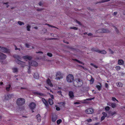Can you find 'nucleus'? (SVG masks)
Segmentation results:
<instances>
[{
	"instance_id": "1",
	"label": "nucleus",
	"mask_w": 125,
	"mask_h": 125,
	"mask_svg": "<svg viewBox=\"0 0 125 125\" xmlns=\"http://www.w3.org/2000/svg\"><path fill=\"white\" fill-rule=\"evenodd\" d=\"M15 58L17 59L16 60V62L19 64L21 65V66L22 67H24L25 66V62L21 61L18 59H20V57L18 55H15L14 56Z\"/></svg>"
},
{
	"instance_id": "2",
	"label": "nucleus",
	"mask_w": 125,
	"mask_h": 125,
	"mask_svg": "<svg viewBox=\"0 0 125 125\" xmlns=\"http://www.w3.org/2000/svg\"><path fill=\"white\" fill-rule=\"evenodd\" d=\"M25 103V99L22 98H20L17 100V104L18 105H21L24 104Z\"/></svg>"
},
{
	"instance_id": "3",
	"label": "nucleus",
	"mask_w": 125,
	"mask_h": 125,
	"mask_svg": "<svg viewBox=\"0 0 125 125\" xmlns=\"http://www.w3.org/2000/svg\"><path fill=\"white\" fill-rule=\"evenodd\" d=\"M63 74L60 72H58L56 73L55 79L57 80H60L63 78Z\"/></svg>"
},
{
	"instance_id": "4",
	"label": "nucleus",
	"mask_w": 125,
	"mask_h": 125,
	"mask_svg": "<svg viewBox=\"0 0 125 125\" xmlns=\"http://www.w3.org/2000/svg\"><path fill=\"white\" fill-rule=\"evenodd\" d=\"M74 77L73 75L70 74L68 75L66 78L67 81L69 83L72 82L73 81Z\"/></svg>"
},
{
	"instance_id": "5",
	"label": "nucleus",
	"mask_w": 125,
	"mask_h": 125,
	"mask_svg": "<svg viewBox=\"0 0 125 125\" xmlns=\"http://www.w3.org/2000/svg\"><path fill=\"white\" fill-rule=\"evenodd\" d=\"M29 66L31 65L35 66H37L38 65V63L34 61H30L29 62Z\"/></svg>"
},
{
	"instance_id": "6",
	"label": "nucleus",
	"mask_w": 125,
	"mask_h": 125,
	"mask_svg": "<svg viewBox=\"0 0 125 125\" xmlns=\"http://www.w3.org/2000/svg\"><path fill=\"white\" fill-rule=\"evenodd\" d=\"M0 51L8 53L10 52L9 50L4 47H0Z\"/></svg>"
},
{
	"instance_id": "7",
	"label": "nucleus",
	"mask_w": 125,
	"mask_h": 125,
	"mask_svg": "<svg viewBox=\"0 0 125 125\" xmlns=\"http://www.w3.org/2000/svg\"><path fill=\"white\" fill-rule=\"evenodd\" d=\"M108 32V31L104 29H101L97 30L96 31V33H105L107 32Z\"/></svg>"
},
{
	"instance_id": "8",
	"label": "nucleus",
	"mask_w": 125,
	"mask_h": 125,
	"mask_svg": "<svg viewBox=\"0 0 125 125\" xmlns=\"http://www.w3.org/2000/svg\"><path fill=\"white\" fill-rule=\"evenodd\" d=\"M32 58L31 56L28 55H26L23 57V58L26 61L29 60L30 61Z\"/></svg>"
},
{
	"instance_id": "9",
	"label": "nucleus",
	"mask_w": 125,
	"mask_h": 125,
	"mask_svg": "<svg viewBox=\"0 0 125 125\" xmlns=\"http://www.w3.org/2000/svg\"><path fill=\"white\" fill-rule=\"evenodd\" d=\"M94 51L98 52L103 54H105L106 53V52L104 50L100 51L99 50L95 49L94 50Z\"/></svg>"
},
{
	"instance_id": "10",
	"label": "nucleus",
	"mask_w": 125,
	"mask_h": 125,
	"mask_svg": "<svg viewBox=\"0 0 125 125\" xmlns=\"http://www.w3.org/2000/svg\"><path fill=\"white\" fill-rule=\"evenodd\" d=\"M35 103H31L29 105L30 108L31 110L34 109L35 108Z\"/></svg>"
},
{
	"instance_id": "11",
	"label": "nucleus",
	"mask_w": 125,
	"mask_h": 125,
	"mask_svg": "<svg viewBox=\"0 0 125 125\" xmlns=\"http://www.w3.org/2000/svg\"><path fill=\"white\" fill-rule=\"evenodd\" d=\"M107 105L111 106L113 108H114L116 106V104L114 103H109L107 104Z\"/></svg>"
},
{
	"instance_id": "12",
	"label": "nucleus",
	"mask_w": 125,
	"mask_h": 125,
	"mask_svg": "<svg viewBox=\"0 0 125 125\" xmlns=\"http://www.w3.org/2000/svg\"><path fill=\"white\" fill-rule=\"evenodd\" d=\"M6 58V56L2 53L0 52V61L1 59H5Z\"/></svg>"
},
{
	"instance_id": "13",
	"label": "nucleus",
	"mask_w": 125,
	"mask_h": 125,
	"mask_svg": "<svg viewBox=\"0 0 125 125\" xmlns=\"http://www.w3.org/2000/svg\"><path fill=\"white\" fill-rule=\"evenodd\" d=\"M76 81L77 82L78 84V86H80V85H82L83 84V82L82 80L80 79H78L76 80Z\"/></svg>"
},
{
	"instance_id": "14",
	"label": "nucleus",
	"mask_w": 125,
	"mask_h": 125,
	"mask_svg": "<svg viewBox=\"0 0 125 125\" xmlns=\"http://www.w3.org/2000/svg\"><path fill=\"white\" fill-rule=\"evenodd\" d=\"M85 112L88 114H91L93 112V110L92 109H86Z\"/></svg>"
},
{
	"instance_id": "15",
	"label": "nucleus",
	"mask_w": 125,
	"mask_h": 125,
	"mask_svg": "<svg viewBox=\"0 0 125 125\" xmlns=\"http://www.w3.org/2000/svg\"><path fill=\"white\" fill-rule=\"evenodd\" d=\"M46 83L50 86L51 87L53 86V85L52 83L50 80L48 79L46 81Z\"/></svg>"
},
{
	"instance_id": "16",
	"label": "nucleus",
	"mask_w": 125,
	"mask_h": 125,
	"mask_svg": "<svg viewBox=\"0 0 125 125\" xmlns=\"http://www.w3.org/2000/svg\"><path fill=\"white\" fill-rule=\"evenodd\" d=\"M69 95L70 97L72 99H73L74 98V95L73 93V92L72 91H70L69 93Z\"/></svg>"
},
{
	"instance_id": "17",
	"label": "nucleus",
	"mask_w": 125,
	"mask_h": 125,
	"mask_svg": "<svg viewBox=\"0 0 125 125\" xmlns=\"http://www.w3.org/2000/svg\"><path fill=\"white\" fill-rule=\"evenodd\" d=\"M36 118L38 122H40L41 121V117L39 114H38L36 115Z\"/></svg>"
},
{
	"instance_id": "18",
	"label": "nucleus",
	"mask_w": 125,
	"mask_h": 125,
	"mask_svg": "<svg viewBox=\"0 0 125 125\" xmlns=\"http://www.w3.org/2000/svg\"><path fill=\"white\" fill-rule=\"evenodd\" d=\"M11 87V85L10 84L7 85L6 86V89L7 91H9Z\"/></svg>"
},
{
	"instance_id": "19",
	"label": "nucleus",
	"mask_w": 125,
	"mask_h": 125,
	"mask_svg": "<svg viewBox=\"0 0 125 125\" xmlns=\"http://www.w3.org/2000/svg\"><path fill=\"white\" fill-rule=\"evenodd\" d=\"M57 119V116L56 115H54L53 116L52 118V121L53 122H55L56 121Z\"/></svg>"
},
{
	"instance_id": "20",
	"label": "nucleus",
	"mask_w": 125,
	"mask_h": 125,
	"mask_svg": "<svg viewBox=\"0 0 125 125\" xmlns=\"http://www.w3.org/2000/svg\"><path fill=\"white\" fill-rule=\"evenodd\" d=\"M42 101L43 102L44 104H45V105L47 106L48 105V103L47 101L44 98H42Z\"/></svg>"
},
{
	"instance_id": "21",
	"label": "nucleus",
	"mask_w": 125,
	"mask_h": 125,
	"mask_svg": "<svg viewBox=\"0 0 125 125\" xmlns=\"http://www.w3.org/2000/svg\"><path fill=\"white\" fill-rule=\"evenodd\" d=\"M99 85H97L96 86V87L99 91H100L101 90V84L100 83H99Z\"/></svg>"
},
{
	"instance_id": "22",
	"label": "nucleus",
	"mask_w": 125,
	"mask_h": 125,
	"mask_svg": "<svg viewBox=\"0 0 125 125\" xmlns=\"http://www.w3.org/2000/svg\"><path fill=\"white\" fill-rule=\"evenodd\" d=\"M118 63L119 65H122L124 64V62L122 60H119L118 61Z\"/></svg>"
},
{
	"instance_id": "23",
	"label": "nucleus",
	"mask_w": 125,
	"mask_h": 125,
	"mask_svg": "<svg viewBox=\"0 0 125 125\" xmlns=\"http://www.w3.org/2000/svg\"><path fill=\"white\" fill-rule=\"evenodd\" d=\"M13 72V73H17L18 72V69L17 68H12Z\"/></svg>"
},
{
	"instance_id": "24",
	"label": "nucleus",
	"mask_w": 125,
	"mask_h": 125,
	"mask_svg": "<svg viewBox=\"0 0 125 125\" xmlns=\"http://www.w3.org/2000/svg\"><path fill=\"white\" fill-rule=\"evenodd\" d=\"M116 84L118 87H122L123 86V84L121 82H118L116 83Z\"/></svg>"
},
{
	"instance_id": "25",
	"label": "nucleus",
	"mask_w": 125,
	"mask_h": 125,
	"mask_svg": "<svg viewBox=\"0 0 125 125\" xmlns=\"http://www.w3.org/2000/svg\"><path fill=\"white\" fill-rule=\"evenodd\" d=\"M12 96H13V95L11 94L8 95H7V96L6 97V99L7 100H8L10 98L12 97Z\"/></svg>"
},
{
	"instance_id": "26",
	"label": "nucleus",
	"mask_w": 125,
	"mask_h": 125,
	"mask_svg": "<svg viewBox=\"0 0 125 125\" xmlns=\"http://www.w3.org/2000/svg\"><path fill=\"white\" fill-rule=\"evenodd\" d=\"M35 79H37L39 78V76L37 73H35L33 75Z\"/></svg>"
},
{
	"instance_id": "27",
	"label": "nucleus",
	"mask_w": 125,
	"mask_h": 125,
	"mask_svg": "<svg viewBox=\"0 0 125 125\" xmlns=\"http://www.w3.org/2000/svg\"><path fill=\"white\" fill-rule=\"evenodd\" d=\"M49 102L50 104L52 105L53 104V100L51 99H49Z\"/></svg>"
},
{
	"instance_id": "28",
	"label": "nucleus",
	"mask_w": 125,
	"mask_h": 125,
	"mask_svg": "<svg viewBox=\"0 0 125 125\" xmlns=\"http://www.w3.org/2000/svg\"><path fill=\"white\" fill-rule=\"evenodd\" d=\"M35 94L38 95H39L40 96H43L44 95L42 93L38 92H35Z\"/></svg>"
},
{
	"instance_id": "29",
	"label": "nucleus",
	"mask_w": 125,
	"mask_h": 125,
	"mask_svg": "<svg viewBox=\"0 0 125 125\" xmlns=\"http://www.w3.org/2000/svg\"><path fill=\"white\" fill-rule=\"evenodd\" d=\"M59 105L61 106H64L65 105V103L64 102H61L59 103Z\"/></svg>"
},
{
	"instance_id": "30",
	"label": "nucleus",
	"mask_w": 125,
	"mask_h": 125,
	"mask_svg": "<svg viewBox=\"0 0 125 125\" xmlns=\"http://www.w3.org/2000/svg\"><path fill=\"white\" fill-rule=\"evenodd\" d=\"M62 122V120L61 119H59L57 121V123L58 124H60Z\"/></svg>"
},
{
	"instance_id": "31",
	"label": "nucleus",
	"mask_w": 125,
	"mask_h": 125,
	"mask_svg": "<svg viewBox=\"0 0 125 125\" xmlns=\"http://www.w3.org/2000/svg\"><path fill=\"white\" fill-rule=\"evenodd\" d=\"M115 68L118 71L120 69L121 67L119 66H117L115 67Z\"/></svg>"
},
{
	"instance_id": "32",
	"label": "nucleus",
	"mask_w": 125,
	"mask_h": 125,
	"mask_svg": "<svg viewBox=\"0 0 125 125\" xmlns=\"http://www.w3.org/2000/svg\"><path fill=\"white\" fill-rule=\"evenodd\" d=\"M18 24L20 25H24V23L21 21H18Z\"/></svg>"
},
{
	"instance_id": "33",
	"label": "nucleus",
	"mask_w": 125,
	"mask_h": 125,
	"mask_svg": "<svg viewBox=\"0 0 125 125\" xmlns=\"http://www.w3.org/2000/svg\"><path fill=\"white\" fill-rule=\"evenodd\" d=\"M94 79L92 78L91 79L90 81V83L91 84H92L94 82Z\"/></svg>"
},
{
	"instance_id": "34",
	"label": "nucleus",
	"mask_w": 125,
	"mask_h": 125,
	"mask_svg": "<svg viewBox=\"0 0 125 125\" xmlns=\"http://www.w3.org/2000/svg\"><path fill=\"white\" fill-rule=\"evenodd\" d=\"M30 26L29 25H28L27 26V30L28 31H30Z\"/></svg>"
},
{
	"instance_id": "35",
	"label": "nucleus",
	"mask_w": 125,
	"mask_h": 125,
	"mask_svg": "<svg viewBox=\"0 0 125 125\" xmlns=\"http://www.w3.org/2000/svg\"><path fill=\"white\" fill-rule=\"evenodd\" d=\"M57 93L59 95L62 96L61 91L60 90L57 92Z\"/></svg>"
},
{
	"instance_id": "36",
	"label": "nucleus",
	"mask_w": 125,
	"mask_h": 125,
	"mask_svg": "<svg viewBox=\"0 0 125 125\" xmlns=\"http://www.w3.org/2000/svg\"><path fill=\"white\" fill-rule=\"evenodd\" d=\"M102 114L103 115V116H104L105 117H106L107 116V114L105 112H103L102 113Z\"/></svg>"
},
{
	"instance_id": "37",
	"label": "nucleus",
	"mask_w": 125,
	"mask_h": 125,
	"mask_svg": "<svg viewBox=\"0 0 125 125\" xmlns=\"http://www.w3.org/2000/svg\"><path fill=\"white\" fill-rule=\"evenodd\" d=\"M110 109V107L108 106H107L105 108V110L106 111H108Z\"/></svg>"
},
{
	"instance_id": "38",
	"label": "nucleus",
	"mask_w": 125,
	"mask_h": 125,
	"mask_svg": "<svg viewBox=\"0 0 125 125\" xmlns=\"http://www.w3.org/2000/svg\"><path fill=\"white\" fill-rule=\"evenodd\" d=\"M112 100L113 101H115V100L117 102L118 101L115 98L113 97L112 98Z\"/></svg>"
},
{
	"instance_id": "39",
	"label": "nucleus",
	"mask_w": 125,
	"mask_h": 125,
	"mask_svg": "<svg viewBox=\"0 0 125 125\" xmlns=\"http://www.w3.org/2000/svg\"><path fill=\"white\" fill-rule=\"evenodd\" d=\"M70 28L75 30H77L78 29L77 28L75 27H71Z\"/></svg>"
},
{
	"instance_id": "40",
	"label": "nucleus",
	"mask_w": 125,
	"mask_h": 125,
	"mask_svg": "<svg viewBox=\"0 0 125 125\" xmlns=\"http://www.w3.org/2000/svg\"><path fill=\"white\" fill-rule=\"evenodd\" d=\"M80 104V101L79 100H77V101L75 102L74 103V104Z\"/></svg>"
},
{
	"instance_id": "41",
	"label": "nucleus",
	"mask_w": 125,
	"mask_h": 125,
	"mask_svg": "<svg viewBox=\"0 0 125 125\" xmlns=\"http://www.w3.org/2000/svg\"><path fill=\"white\" fill-rule=\"evenodd\" d=\"M47 55L48 56L50 57H51L52 56V54L51 53H48L47 54Z\"/></svg>"
},
{
	"instance_id": "42",
	"label": "nucleus",
	"mask_w": 125,
	"mask_h": 125,
	"mask_svg": "<svg viewBox=\"0 0 125 125\" xmlns=\"http://www.w3.org/2000/svg\"><path fill=\"white\" fill-rule=\"evenodd\" d=\"M92 120L91 119H89L86 120L88 122H90L92 121Z\"/></svg>"
},
{
	"instance_id": "43",
	"label": "nucleus",
	"mask_w": 125,
	"mask_h": 125,
	"mask_svg": "<svg viewBox=\"0 0 125 125\" xmlns=\"http://www.w3.org/2000/svg\"><path fill=\"white\" fill-rule=\"evenodd\" d=\"M91 65L93 66L95 68H97V66L94 65L93 63H91Z\"/></svg>"
},
{
	"instance_id": "44",
	"label": "nucleus",
	"mask_w": 125,
	"mask_h": 125,
	"mask_svg": "<svg viewBox=\"0 0 125 125\" xmlns=\"http://www.w3.org/2000/svg\"><path fill=\"white\" fill-rule=\"evenodd\" d=\"M75 60L77 61V62H79V63H81L82 64H84L82 62H80L78 60H77L76 59H75Z\"/></svg>"
},
{
	"instance_id": "45",
	"label": "nucleus",
	"mask_w": 125,
	"mask_h": 125,
	"mask_svg": "<svg viewBox=\"0 0 125 125\" xmlns=\"http://www.w3.org/2000/svg\"><path fill=\"white\" fill-rule=\"evenodd\" d=\"M105 87L107 88H108V84L106 83H105Z\"/></svg>"
},
{
	"instance_id": "46",
	"label": "nucleus",
	"mask_w": 125,
	"mask_h": 125,
	"mask_svg": "<svg viewBox=\"0 0 125 125\" xmlns=\"http://www.w3.org/2000/svg\"><path fill=\"white\" fill-rule=\"evenodd\" d=\"M105 117H104V116H102V117L101 119V121H102L104 120V118Z\"/></svg>"
},
{
	"instance_id": "47",
	"label": "nucleus",
	"mask_w": 125,
	"mask_h": 125,
	"mask_svg": "<svg viewBox=\"0 0 125 125\" xmlns=\"http://www.w3.org/2000/svg\"><path fill=\"white\" fill-rule=\"evenodd\" d=\"M25 45H26V46L28 48H29V45L28 44H25Z\"/></svg>"
},
{
	"instance_id": "48",
	"label": "nucleus",
	"mask_w": 125,
	"mask_h": 125,
	"mask_svg": "<svg viewBox=\"0 0 125 125\" xmlns=\"http://www.w3.org/2000/svg\"><path fill=\"white\" fill-rule=\"evenodd\" d=\"M56 109L57 110L59 111L60 110V108L59 107H57L56 108Z\"/></svg>"
},
{
	"instance_id": "49",
	"label": "nucleus",
	"mask_w": 125,
	"mask_h": 125,
	"mask_svg": "<svg viewBox=\"0 0 125 125\" xmlns=\"http://www.w3.org/2000/svg\"><path fill=\"white\" fill-rule=\"evenodd\" d=\"M75 22L76 23H78L80 25L81 24L80 23V22L79 21H77V20H76L75 21Z\"/></svg>"
},
{
	"instance_id": "50",
	"label": "nucleus",
	"mask_w": 125,
	"mask_h": 125,
	"mask_svg": "<svg viewBox=\"0 0 125 125\" xmlns=\"http://www.w3.org/2000/svg\"><path fill=\"white\" fill-rule=\"evenodd\" d=\"M15 50H18L19 51H20V49H19V48H17V47H16V46H15Z\"/></svg>"
},
{
	"instance_id": "51",
	"label": "nucleus",
	"mask_w": 125,
	"mask_h": 125,
	"mask_svg": "<svg viewBox=\"0 0 125 125\" xmlns=\"http://www.w3.org/2000/svg\"><path fill=\"white\" fill-rule=\"evenodd\" d=\"M50 97L52 98V99H53L54 98H53V95L50 94Z\"/></svg>"
},
{
	"instance_id": "52",
	"label": "nucleus",
	"mask_w": 125,
	"mask_h": 125,
	"mask_svg": "<svg viewBox=\"0 0 125 125\" xmlns=\"http://www.w3.org/2000/svg\"><path fill=\"white\" fill-rule=\"evenodd\" d=\"M105 0V1H102V2H106V1H109V0Z\"/></svg>"
},
{
	"instance_id": "53",
	"label": "nucleus",
	"mask_w": 125,
	"mask_h": 125,
	"mask_svg": "<svg viewBox=\"0 0 125 125\" xmlns=\"http://www.w3.org/2000/svg\"><path fill=\"white\" fill-rule=\"evenodd\" d=\"M42 9H37V10L38 11H40L42 10Z\"/></svg>"
},
{
	"instance_id": "54",
	"label": "nucleus",
	"mask_w": 125,
	"mask_h": 125,
	"mask_svg": "<svg viewBox=\"0 0 125 125\" xmlns=\"http://www.w3.org/2000/svg\"><path fill=\"white\" fill-rule=\"evenodd\" d=\"M28 73H30V68L28 69Z\"/></svg>"
},
{
	"instance_id": "55",
	"label": "nucleus",
	"mask_w": 125,
	"mask_h": 125,
	"mask_svg": "<svg viewBox=\"0 0 125 125\" xmlns=\"http://www.w3.org/2000/svg\"><path fill=\"white\" fill-rule=\"evenodd\" d=\"M117 13V12H114V15H115Z\"/></svg>"
},
{
	"instance_id": "56",
	"label": "nucleus",
	"mask_w": 125,
	"mask_h": 125,
	"mask_svg": "<svg viewBox=\"0 0 125 125\" xmlns=\"http://www.w3.org/2000/svg\"><path fill=\"white\" fill-rule=\"evenodd\" d=\"M88 36H92V34L91 33H90L88 34Z\"/></svg>"
},
{
	"instance_id": "57",
	"label": "nucleus",
	"mask_w": 125,
	"mask_h": 125,
	"mask_svg": "<svg viewBox=\"0 0 125 125\" xmlns=\"http://www.w3.org/2000/svg\"><path fill=\"white\" fill-rule=\"evenodd\" d=\"M48 25L49 26V27H53V28H55V27L54 26H51V25H50L49 24Z\"/></svg>"
},
{
	"instance_id": "58",
	"label": "nucleus",
	"mask_w": 125,
	"mask_h": 125,
	"mask_svg": "<svg viewBox=\"0 0 125 125\" xmlns=\"http://www.w3.org/2000/svg\"><path fill=\"white\" fill-rule=\"evenodd\" d=\"M114 26V28L115 29V30L116 31H117V29H116V28Z\"/></svg>"
},
{
	"instance_id": "59",
	"label": "nucleus",
	"mask_w": 125,
	"mask_h": 125,
	"mask_svg": "<svg viewBox=\"0 0 125 125\" xmlns=\"http://www.w3.org/2000/svg\"><path fill=\"white\" fill-rule=\"evenodd\" d=\"M0 84L1 85H2L3 84V83L2 82H1Z\"/></svg>"
},
{
	"instance_id": "60",
	"label": "nucleus",
	"mask_w": 125,
	"mask_h": 125,
	"mask_svg": "<svg viewBox=\"0 0 125 125\" xmlns=\"http://www.w3.org/2000/svg\"><path fill=\"white\" fill-rule=\"evenodd\" d=\"M115 114V112H114V113H112V115H113Z\"/></svg>"
},
{
	"instance_id": "61",
	"label": "nucleus",
	"mask_w": 125,
	"mask_h": 125,
	"mask_svg": "<svg viewBox=\"0 0 125 125\" xmlns=\"http://www.w3.org/2000/svg\"><path fill=\"white\" fill-rule=\"evenodd\" d=\"M39 5L40 6L41 5H42L41 3V2L40 3H39Z\"/></svg>"
},
{
	"instance_id": "62",
	"label": "nucleus",
	"mask_w": 125,
	"mask_h": 125,
	"mask_svg": "<svg viewBox=\"0 0 125 125\" xmlns=\"http://www.w3.org/2000/svg\"><path fill=\"white\" fill-rule=\"evenodd\" d=\"M36 53H42V52H36Z\"/></svg>"
},
{
	"instance_id": "63",
	"label": "nucleus",
	"mask_w": 125,
	"mask_h": 125,
	"mask_svg": "<svg viewBox=\"0 0 125 125\" xmlns=\"http://www.w3.org/2000/svg\"><path fill=\"white\" fill-rule=\"evenodd\" d=\"M45 87V88H46L47 89H48V90H49V88H48V87Z\"/></svg>"
},
{
	"instance_id": "64",
	"label": "nucleus",
	"mask_w": 125,
	"mask_h": 125,
	"mask_svg": "<svg viewBox=\"0 0 125 125\" xmlns=\"http://www.w3.org/2000/svg\"><path fill=\"white\" fill-rule=\"evenodd\" d=\"M58 89H61V88H60V87H58Z\"/></svg>"
}]
</instances>
